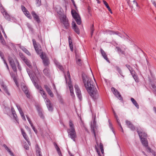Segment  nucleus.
Masks as SVG:
<instances>
[{"label":"nucleus","instance_id":"1","mask_svg":"<svg viewBox=\"0 0 156 156\" xmlns=\"http://www.w3.org/2000/svg\"><path fill=\"white\" fill-rule=\"evenodd\" d=\"M82 79L84 86L92 98H94L97 95V90L94 89L93 82L87 76H82Z\"/></svg>","mask_w":156,"mask_h":156},{"label":"nucleus","instance_id":"2","mask_svg":"<svg viewBox=\"0 0 156 156\" xmlns=\"http://www.w3.org/2000/svg\"><path fill=\"white\" fill-rule=\"evenodd\" d=\"M37 89L39 90L40 93L41 94L43 98H44L48 110L51 112L52 111L53 108L52 105L50 100L47 98V95L45 91L41 86H38Z\"/></svg>","mask_w":156,"mask_h":156},{"label":"nucleus","instance_id":"3","mask_svg":"<svg viewBox=\"0 0 156 156\" xmlns=\"http://www.w3.org/2000/svg\"><path fill=\"white\" fill-rule=\"evenodd\" d=\"M67 77L65 76L66 81L67 83H68L69 87V89L70 95L73 98L75 96V95L73 92V88L72 82L71 80L70 76L69 71H68L67 72Z\"/></svg>","mask_w":156,"mask_h":156},{"label":"nucleus","instance_id":"4","mask_svg":"<svg viewBox=\"0 0 156 156\" xmlns=\"http://www.w3.org/2000/svg\"><path fill=\"white\" fill-rule=\"evenodd\" d=\"M60 19L61 23L64 25L66 29L69 28V23L68 19L65 14L62 15L60 17Z\"/></svg>","mask_w":156,"mask_h":156},{"label":"nucleus","instance_id":"5","mask_svg":"<svg viewBox=\"0 0 156 156\" xmlns=\"http://www.w3.org/2000/svg\"><path fill=\"white\" fill-rule=\"evenodd\" d=\"M19 55L23 61L30 68H32L30 61L22 53H20Z\"/></svg>","mask_w":156,"mask_h":156},{"label":"nucleus","instance_id":"6","mask_svg":"<svg viewBox=\"0 0 156 156\" xmlns=\"http://www.w3.org/2000/svg\"><path fill=\"white\" fill-rule=\"evenodd\" d=\"M16 59V58H15L14 60L10 56L8 57V59L9 63L10 64V65L12 68L13 70L15 72H16L17 71L16 67L15 62H16L15 60Z\"/></svg>","mask_w":156,"mask_h":156},{"label":"nucleus","instance_id":"7","mask_svg":"<svg viewBox=\"0 0 156 156\" xmlns=\"http://www.w3.org/2000/svg\"><path fill=\"white\" fill-rule=\"evenodd\" d=\"M137 132L140 139L142 143L144 146L147 147H147H149L148 146V143L146 138L142 137V135H140L139 131L137 130Z\"/></svg>","mask_w":156,"mask_h":156},{"label":"nucleus","instance_id":"8","mask_svg":"<svg viewBox=\"0 0 156 156\" xmlns=\"http://www.w3.org/2000/svg\"><path fill=\"white\" fill-rule=\"evenodd\" d=\"M41 58L43 60V63L45 66H48L50 63L48 57L43 54H41L40 55Z\"/></svg>","mask_w":156,"mask_h":156},{"label":"nucleus","instance_id":"9","mask_svg":"<svg viewBox=\"0 0 156 156\" xmlns=\"http://www.w3.org/2000/svg\"><path fill=\"white\" fill-rule=\"evenodd\" d=\"M96 118V116L95 115H93L92 118H94V120L93 121L92 124H91V131L93 133H94L95 137H96V134L95 132V129H97L96 126V122L95 121Z\"/></svg>","mask_w":156,"mask_h":156},{"label":"nucleus","instance_id":"10","mask_svg":"<svg viewBox=\"0 0 156 156\" xmlns=\"http://www.w3.org/2000/svg\"><path fill=\"white\" fill-rule=\"evenodd\" d=\"M67 131L68 134V136L75 141V139L77 137L75 130Z\"/></svg>","mask_w":156,"mask_h":156},{"label":"nucleus","instance_id":"11","mask_svg":"<svg viewBox=\"0 0 156 156\" xmlns=\"http://www.w3.org/2000/svg\"><path fill=\"white\" fill-rule=\"evenodd\" d=\"M75 90V91L76 93V95L79 98L80 101L82 100V96L81 90L79 88L78 86L77 85H75L74 86Z\"/></svg>","mask_w":156,"mask_h":156},{"label":"nucleus","instance_id":"12","mask_svg":"<svg viewBox=\"0 0 156 156\" xmlns=\"http://www.w3.org/2000/svg\"><path fill=\"white\" fill-rule=\"evenodd\" d=\"M32 41L34 47L37 54L40 55L41 54H43V53L41 50V49L39 48L35 40L34 39H32Z\"/></svg>","mask_w":156,"mask_h":156},{"label":"nucleus","instance_id":"13","mask_svg":"<svg viewBox=\"0 0 156 156\" xmlns=\"http://www.w3.org/2000/svg\"><path fill=\"white\" fill-rule=\"evenodd\" d=\"M112 91L113 92L114 94L116 97L119 100H122V98L121 95L118 91L116 90L115 88L112 87L111 88Z\"/></svg>","mask_w":156,"mask_h":156},{"label":"nucleus","instance_id":"14","mask_svg":"<svg viewBox=\"0 0 156 156\" xmlns=\"http://www.w3.org/2000/svg\"><path fill=\"white\" fill-rule=\"evenodd\" d=\"M21 9L25 15L29 18L31 19V17L29 12L27 10L26 8L23 5L21 6Z\"/></svg>","mask_w":156,"mask_h":156},{"label":"nucleus","instance_id":"15","mask_svg":"<svg viewBox=\"0 0 156 156\" xmlns=\"http://www.w3.org/2000/svg\"><path fill=\"white\" fill-rule=\"evenodd\" d=\"M36 107L39 116L41 118L44 119V117L43 113V111L42 109L38 105H36Z\"/></svg>","mask_w":156,"mask_h":156},{"label":"nucleus","instance_id":"16","mask_svg":"<svg viewBox=\"0 0 156 156\" xmlns=\"http://www.w3.org/2000/svg\"><path fill=\"white\" fill-rule=\"evenodd\" d=\"M44 87L48 94L51 97H54V94L52 92L50 88L47 85H44Z\"/></svg>","mask_w":156,"mask_h":156},{"label":"nucleus","instance_id":"17","mask_svg":"<svg viewBox=\"0 0 156 156\" xmlns=\"http://www.w3.org/2000/svg\"><path fill=\"white\" fill-rule=\"evenodd\" d=\"M0 9H1L2 12L3 13V15L5 19L7 20H9L10 19V18L9 15L8 14L6 11L4 10V9L3 8V7L2 6H1Z\"/></svg>","mask_w":156,"mask_h":156},{"label":"nucleus","instance_id":"18","mask_svg":"<svg viewBox=\"0 0 156 156\" xmlns=\"http://www.w3.org/2000/svg\"><path fill=\"white\" fill-rule=\"evenodd\" d=\"M100 51L102 55V56L103 58L108 62L109 63H110V62L108 59V58L107 57L106 53L101 48Z\"/></svg>","mask_w":156,"mask_h":156},{"label":"nucleus","instance_id":"19","mask_svg":"<svg viewBox=\"0 0 156 156\" xmlns=\"http://www.w3.org/2000/svg\"><path fill=\"white\" fill-rule=\"evenodd\" d=\"M73 29L74 31L78 34H79L80 33V31L79 29L77 27L76 25L75 22H73L72 23Z\"/></svg>","mask_w":156,"mask_h":156},{"label":"nucleus","instance_id":"20","mask_svg":"<svg viewBox=\"0 0 156 156\" xmlns=\"http://www.w3.org/2000/svg\"><path fill=\"white\" fill-rule=\"evenodd\" d=\"M126 123L128 127L131 130L134 131L135 130V128L133 125L128 120L126 121Z\"/></svg>","mask_w":156,"mask_h":156},{"label":"nucleus","instance_id":"21","mask_svg":"<svg viewBox=\"0 0 156 156\" xmlns=\"http://www.w3.org/2000/svg\"><path fill=\"white\" fill-rule=\"evenodd\" d=\"M22 88L23 90V91L24 92V93L26 95L27 97L28 98H30V94L29 92V91L28 90L27 87L24 86H22Z\"/></svg>","mask_w":156,"mask_h":156},{"label":"nucleus","instance_id":"22","mask_svg":"<svg viewBox=\"0 0 156 156\" xmlns=\"http://www.w3.org/2000/svg\"><path fill=\"white\" fill-rule=\"evenodd\" d=\"M69 128L67 129V131H72L75 130L74 124L71 120L69 121Z\"/></svg>","mask_w":156,"mask_h":156},{"label":"nucleus","instance_id":"23","mask_svg":"<svg viewBox=\"0 0 156 156\" xmlns=\"http://www.w3.org/2000/svg\"><path fill=\"white\" fill-rule=\"evenodd\" d=\"M31 14L37 23H39L40 22V20L38 16L37 15L34 11H32L31 12Z\"/></svg>","mask_w":156,"mask_h":156},{"label":"nucleus","instance_id":"24","mask_svg":"<svg viewBox=\"0 0 156 156\" xmlns=\"http://www.w3.org/2000/svg\"><path fill=\"white\" fill-rule=\"evenodd\" d=\"M71 13L73 17L75 19L80 17L79 15L74 10H72Z\"/></svg>","mask_w":156,"mask_h":156},{"label":"nucleus","instance_id":"25","mask_svg":"<svg viewBox=\"0 0 156 156\" xmlns=\"http://www.w3.org/2000/svg\"><path fill=\"white\" fill-rule=\"evenodd\" d=\"M20 48L27 54L29 56L31 55V54L29 51L24 47L23 46H20Z\"/></svg>","mask_w":156,"mask_h":156},{"label":"nucleus","instance_id":"26","mask_svg":"<svg viewBox=\"0 0 156 156\" xmlns=\"http://www.w3.org/2000/svg\"><path fill=\"white\" fill-rule=\"evenodd\" d=\"M44 74L48 76H50V72L49 69L47 68H46L43 71Z\"/></svg>","mask_w":156,"mask_h":156},{"label":"nucleus","instance_id":"27","mask_svg":"<svg viewBox=\"0 0 156 156\" xmlns=\"http://www.w3.org/2000/svg\"><path fill=\"white\" fill-rule=\"evenodd\" d=\"M69 43L70 50L73 51V45L72 44V40L69 36Z\"/></svg>","mask_w":156,"mask_h":156},{"label":"nucleus","instance_id":"28","mask_svg":"<svg viewBox=\"0 0 156 156\" xmlns=\"http://www.w3.org/2000/svg\"><path fill=\"white\" fill-rule=\"evenodd\" d=\"M78 56L76 53V63L79 66H81L82 65V62L81 59L80 58H78Z\"/></svg>","mask_w":156,"mask_h":156},{"label":"nucleus","instance_id":"29","mask_svg":"<svg viewBox=\"0 0 156 156\" xmlns=\"http://www.w3.org/2000/svg\"><path fill=\"white\" fill-rule=\"evenodd\" d=\"M55 65L57 66V67L59 69L63 71V67L60 65V63H59L57 61H55Z\"/></svg>","mask_w":156,"mask_h":156},{"label":"nucleus","instance_id":"30","mask_svg":"<svg viewBox=\"0 0 156 156\" xmlns=\"http://www.w3.org/2000/svg\"><path fill=\"white\" fill-rule=\"evenodd\" d=\"M131 100L134 105L138 109L139 108V105L136 101L133 98H131Z\"/></svg>","mask_w":156,"mask_h":156},{"label":"nucleus","instance_id":"31","mask_svg":"<svg viewBox=\"0 0 156 156\" xmlns=\"http://www.w3.org/2000/svg\"><path fill=\"white\" fill-rule=\"evenodd\" d=\"M36 155H40L41 154V149L39 148L38 145L36 146Z\"/></svg>","mask_w":156,"mask_h":156},{"label":"nucleus","instance_id":"32","mask_svg":"<svg viewBox=\"0 0 156 156\" xmlns=\"http://www.w3.org/2000/svg\"><path fill=\"white\" fill-rule=\"evenodd\" d=\"M27 119L29 123L30 124V125H31V126L32 128L33 129L34 131L35 132H36V131H37V130H35V127L34 126H33L32 123V122H31L30 119L27 116Z\"/></svg>","mask_w":156,"mask_h":156},{"label":"nucleus","instance_id":"33","mask_svg":"<svg viewBox=\"0 0 156 156\" xmlns=\"http://www.w3.org/2000/svg\"><path fill=\"white\" fill-rule=\"evenodd\" d=\"M147 150L148 152L151 153L154 156H156V152L152 150L149 147H147Z\"/></svg>","mask_w":156,"mask_h":156},{"label":"nucleus","instance_id":"34","mask_svg":"<svg viewBox=\"0 0 156 156\" xmlns=\"http://www.w3.org/2000/svg\"><path fill=\"white\" fill-rule=\"evenodd\" d=\"M133 2V5H132L133 6V9H131L133 10V9L134 10H135V9H134L133 8V7H136L137 8H138V5L137 4V3L135 1V0H133L132 1Z\"/></svg>","mask_w":156,"mask_h":156},{"label":"nucleus","instance_id":"35","mask_svg":"<svg viewBox=\"0 0 156 156\" xmlns=\"http://www.w3.org/2000/svg\"><path fill=\"white\" fill-rule=\"evenodd\" d=\"M55 148L56 149L57 151L58 152V154L59 155V156H62V154L60 149L57 145H56Z\"/></svg>","mask_w":156,"mask_h":156},{"label":"nucleus","instance_id":"36","mask_svg":"<svg viewBox=\"0 0 156 156\" xmlns=\"http://www.w3.org/2000/svg\"><path fill=\"white\" fill-rule=\"evenodd\" d=\"M126 66L129 69L130 73L132 74V75H133L132 73L133 72V69L128 64H126Z\"/></svg>","mask_w":156,"mask_h":156},{"label":"nucleus","instance_id":"37","mask_svg":"<svg viewBox=\"0 0 156 156\" xmlns=\"http://www.w3.org/2000/svg\"><path fill=\"white\" fill-rule=\"evenodd\" d=\"M103 2L104 3V4L105 5L106 8L108 9V10L109 11H111V9L108 5V3L106 2V1L104 0H103Z\"/></svg>","mask_w":156,"mask_h":156},{"label":"nucleus","instance_id":"38","mask_svg":"<svg viewBox=\"0 0 156 156\" xmlns=\"http://www.w3.org/2000/svg\"><path fill=\"white\" fill-rule=\"evenodd\" d=\"M3 87V89L5 92L8 95H10V94L9 93L7 87L6 86L4 85H2Z\"/></svg>","mask_w":156,"mask_h":156},{"label":"nucleus","instance_id":"39","mask_svg":"<svg viewBox=\"0 0 156 156\" xmlns=\"http://www.w3.org/2000/svg\"><path fill=\"white\" fill-rule=\"evenodd\" d=\"M0 41H1V43L2 44H5V42L2 36H1V37H0Z\"/></svg>","mask_w":156,"mask_h":156},{"label":"nucleus","instance_id":"40","mask_svg":"<svg viewBox=\"0 0 156 156\" xmlns=\"http://www.w3.org/2000/svg\"><path fill=\"white\" fill-rule=\"evenodd\" d=\"M78 25H80L81 23V20L80 17L75 19Z\"/></svg>","mask_w":156,"mask_h":156},{"label":"nucleus","instance_id":"41","mask_svg":"<svg viewBox=\"0 0 156 156\" xmlns=\"http://www.w3.org/2000/svg\"><path fill=\"white\" fill-rule=\"evenodd\" d=\"M116 48L117 50V51L119 53H120L123 54H124V51H122L119 47H116Z\"/></svg>","mask_w":156,"mask_h":156},{"label":"nucleus","instance_id":"42","mask_svg":"<svg viewBox=\"0 0 156 156\" xmlns=\"http://www.w3.org/2000/svg\"><path fill=\"white\" fill-rule=\"evenodd\" d=\"M115 69L120 74H121L122 73V71L117 66H115Z\"/></svg>","mask_w":156,"mask_h":156},{"label":"nucleus","instance_id":"43","mask_svg":"<svg viewBox=\"0 0 156 156\" xmlns=\"http://www.w3.org/2000/svg\"><path fill=\"white\" fill-rule=\"evenodd\" d=\"M108 122H109V127L112 130V131L113 132V133H114V131L113 128L112 127V124L110 122L109 120H108Z\"/></svg>","mask_w":156,"mask_h":156},{"label":"nucleus","instance_id":"44","mask_svg":"<svg viewBox=\"0 0 156 156\" xmlns=\"http://www.w3.org/2000/svg\"><path fill=\"white\" fill-rule=\"evenodd\" d=\"M94 30V25H92L91 26L90 28V32H91V37H92V36L93 35V32Z\"/></svg>","mask_w":156,"mask_h":156},{"label":"nucleus","instance_id":"45","mask_svg":"<svg viewBox=\"0 0 156 156\" xmlns=\"http://www.w3.org/2000/svg\"><path fill=\"white\" fill-rule=\"evenodd\" d=\"M36 5L37 6H40L41 5V0H36Z\"/></svg>","mask_w":156,"mask_h":156},{"label":"nucleus","instance_id":"46","mask_svg":"<svg viewBox=\"0 0 156 156\" xmlns=\"http://www.w3.org/2000/svg\"><path fill=\"white\" fill-rule=\"evenodd\" d=\"M15 60V61H16V63L18 65V69H19V70H21V67L20 65L19 62H18V61L17 60V59H16Z\"/></svg>","mask_w":156,"mask_h":156},{"label":"nucleus","instance_id":"47","mask_svg":"<svg viewBox=\"0 0 156 156\" xmlns=\"http://www.w3.org/2000/svg\"><path fill=\"white\" fill-rule=\"evenodd\" d=\"M127 1V2L129 5V7L133 9V6L132 5H131V4L130 3V2L131 1H133V0H126Z\"/></svg>","mask_w":156,"mask_h":156},{"label":"nucleus","instance_id":"48","mask_svg":"<svg viewBox=\"0 0 156 156\" xmlns=\"http://www.w3.org/2000/svg\"><path fill=\"white\" fill-rule=\"evenodd\" d=\"M16 106L20 113L23 112L20 106L18 105H16Z\"/></svg>","mask_w":156,"mask_h":156},{"label":"nucleus","instance_id":"49","mask_svg":"<svg viewBox=\"0 0 156 156\" xmlns=\"http://www.w3.org/2000/svg\"><path fill=\"white\" fill-rule=\"evenodd\" d=\"M13 80L14 82H15L16 85L18 87V83L17 82V79H16V77H14L13 78Z\"/></svg>","mask_w":156,"mask_h":156},{"label":"nucleus","instance_id":"50","mask_svg":"<svg viewBox=\"0 0 156 156\" xmlns=\"http://www.w3.org/2000/svg\"><path fill=\"white\" fill-rule=\"evenodd\" d=\"M133 76L136 82H138V80L137 78V76L135 74H133Z\"/></svg>","mask_w":156,"mask_h":156},{"label":"nucleus","instance_id":"51","mask_svg":"<svg viewBox=\"0 0 156 156\" xmlns=\"http://www.w3.org/2000/svg\"><path fill=\"white\" fill-rule=\"evenodd\" d=\"M139 132H140V135H142V137L143 138H146L147 137V134L145 133H142L139 131Z\"/></svg>","mask_w":156,"mask_h":156},{"label":"nucleus","instance_id":"52","mask_svg":"<svg viewBox=\"0 0 156 156\" xmlns=\"http://www.w3.org/2000/svg\"><path fill=\"white\" fill-rule=\"evenodd\" d=\"M23 137H24V138L26 140V141L28 139V137L27 136V135L26 134V133L23 134L22 135Z\"/></svg>","mask_w":156,"mask_h":156},{"label":"nucleus","instance_id":"53","mask_svg":"<svg viewBox=\"0 0 156 156\" xmlns=\"http://www.w3.org/2000/svg\"><path fill=\"white\" fill-rule=\"evenodd\" d=\"M27 26L28 28L31 30H32L33 29L32 28L31 26L29 23H27Z\"/></svg>","mask_w":156,"mask_h":156},{"label":"nucleus","instance_id":"54","mask_svg":"<svg viewBox=\"0 0 156 156\" xmlns=\"http://www.w3.org/2000/svg\"><path fill=\"white\" fill-rule=\"evenodd\" d=\"M13 115L16 114V112L15 111L14 109L13 108H12L11 109Z\"/></svg>","mask_w":156,"mask_h":156},{"label":"nucleus","instance_id":"55","mask_svg":"<svg viewBox=\"0 0 156 156\" xmlns=\"http://www.w3.org/2000/svg\"><path fill=\"white\" fill-rule=\"evenodd\" d=\"M152 87L154 90L156 92V86L154 84H152Z\"/></svg>","mask_w":156,"mask_h":156},{"label":"nucleus","instance_id":"56","mask_svg":"<svg viewBox=\"0 0 156 156\" xmlns=\"http://www.w3.org/2000/svg\"><path fill=\"white\" fill-rule=\"evenodd\" d=\"M9 154L12 156H14V155L13 154V153L10 150V149H9V150L7 151Z\"/></svg>","mask_w":156,"mask_h":156},{"label":"nucleus","instance_id":"57","mask_svg":"<svg viewBox=\"0 0 156 156\" xmlns=\"http://www.w3.org/2000/svg\"><path fill=\"white\" fill-rule=\"evenodd\" d=\"M3 146L7 151H8L9 149L8 148V147L6 146V145L5 144L3 145Z\"/></svg>","mask_w":156,"mask_h":156},{"label":"nucleus","instance_id":"58","mask_svg":"<svg viewBox=\"0 0 156 156\" xmlns=\"http://www.w3.org/2000/svg\"><path fill=\"white\" fill-rule=\"evenodd\" d=\"M13 115V116L14 118L15 119V120L16 121H17L18 120V118H17V116L16 114H14Z\"/></svg>","mask_w":156,"mask_h":156},{"label":"nucleus","instance_id":"59","mask_svg":"<svg viewBox=\"0 0 156 156\" xmlns=\"http://www.w3.org/2000/svg\"><path fill=\"white\" fill-rule=\"evenodd\" d=\"M24 147L27 150H28L29 149V147L27 144H25L24 145Z\"/></svg>","mask_w":156,"mask_h":156},{"label":"nucleus","instance_id":"60","mask_svg":"<svg viewBox=\"0 0 156 156\" xmlns=\"http://www.w3.org/2000/svg\"><path fill=\"white\" fill-rule=\"evenodd\" d=\"M88 11L89 14H90V12L91 11V7L90 6H88L87 7Z\"/></svg>","mask_w":156,"mask_h":156},{"label":"nucleus","instance_id":"61","mask_svg":"<svg viewBox=\"0 0 156 156\" xmlns=\"http://www.w3.org/2000/svg\"><path fill=\"white\" fill-rule=\"evenodd\" d=\"M34 84L35 86L37 89L38 87L40 86L39 85H38V84L35 82H34Z\"/></svg>","mask_w":156,"mask_h":156},{"label":"nucleus","instance_id":"62","mask_svg":"<svg viewBox=\"0 0 156 156\" xmlns=\"http://www.w3.org/2000/svg\"><path fill=\"white\" fill-rule=\"evenodd\" d=\"M100 148L101 150L103 149V144L101 143L100 144Z\"/></svg>","mask_w":156,"mask_h":156},{"label":"nucleus","instance_id":"63","mask_svg":"<svg viewBox=\"0 0 156 156\" xmlns=\"http://www.w3.org/2000/svg\"><path fill=\"white\" fill-rule=\"evenodd\" d=\"M151 2H152L153 4L155 6V7H156V4L155 1L154 0H151Z\"/></svg>","mask_w":156,"mask_h":156},{"label":"nucleus","instance_id":"64","mask_svg":"<svg viewBox=\"0 0 156 156\" xmlns=\"http://www.w3.org/2000/svg\"><path fill=\"white\" fill-rule=\"evenodd\" d=\"M95 149L97 152L98 153V152H100L99 151L98 149V147L96 146H95Z\"/></svg>","mask_w":156,"mask_h":156}]
</instances>
